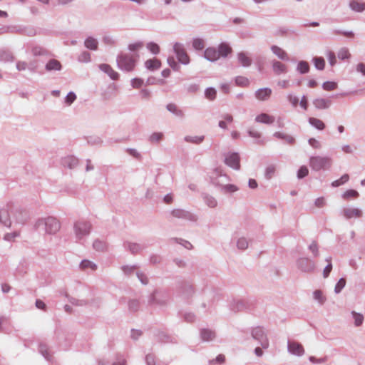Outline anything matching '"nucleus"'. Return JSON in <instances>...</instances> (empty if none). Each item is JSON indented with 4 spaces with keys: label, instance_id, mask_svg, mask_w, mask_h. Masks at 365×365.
Listing matches in <instances>:
<instances>
[{
    "label": "nucleus",
    "instance_id": "f257e3e1",
    "mask_svg": "<svg viewBox=\"0 0 365 365\" xmlns=\"http://www.w3.org/2000/svg\"><path fill=\"white\" fill-rule=\"evenodd\" d=\"M34 227L39 232L51 235L56 234L60 230L61 223L56 217L49 216L38 219Z\"/></svg>",
    "mask_w": 365,
    "mask_h": 365
},
{
    "label": "nucleus",
    "instance_id": "f03ea898",
    "mask_svg": "<svg viewBox=\"0 0 365 365\" xmlns=\"http://www.w3.org/2000/svg\"><path fill=\"white\" fill-rule=\"evenodd\" d=\"M91 229L92 225L89 221L81 220L75 222L73 230L76 242L81 243L90 235Z\"/></svg>",
    "mask_w": 365,
    "mask_h": 365
},
{
    "label": "nucleus",
    "instance_id": "7ed1b4c3",
    "mask_svg": "<svg viewBox=\"0 0 365 365\" xmlns=\"http://www.w3.org/2000/svg\"><path fill=\"white\" fill-rule=\"evenodd\" d=\"M169 299L170 296L167 291L156 289L150 295L148 303L152 306L164 308L168 306Z\"/></svg>",
    "mask_w": 365,
    "mask_h": 365
},
{
    "label": "nucleus",
    "instance_id": "20e7f679",
    "mask_svg": "<svg viewBox=\"0 0 365 365\" xmlns=\"http://www.w3.org/2000/svg\"><path fill=\"white\" fill-rule=\"evenodd\" d=\"M332 159L327 156H312L309 158V166L314 171L328 170L331 168Z\"/></svg>",
    "mask_w": 365,
    "mask_h": 365
},
{
    "label": "nucleus",
    "instance_id": "39448f33",
    "mask_svg": "<svg viewBox=\"0 0 365 365\" xmlns=\"http://www.w3.org/2000/svg\"><path fill=\"white\" fill-rule=\"evenodd\" d=\"M118 68L124 71H131L135 66L136 59L128 53H120L116 58Z\"/></svg>",
    "mask_w": 365,
    "mask_h": 365
},
{
    "label": "nucleus",
    "instance_id": "423d86ee",
    "mask_svg": "<svg viewBox=\"0 0 365 365\" xmlns=\"http://www.w3.org/2000/svg\"><path fill=\"white\" fill-rule=\"evenodd\" d=\"M11 216L13 221L19 225H24L30 218V215L28 210L20 207L10 205Z\"/></svg>",
    "mask_w": 365,
    "mask_h": 365
},
{
    "label": "nucleus",
    "instance_id": "0eeeda50",
    "mask_svg": "<svg viewBox=\"0 0 365 365\" xmlns=\"http://www.w3.org/2000/svg\"><path fill=\"white\" fill-rule=\"evenodd\" d=\"M252 337L258 341V344L262 346V349H267L269 343L267 338V333L263 327H256L251 331Z\"/></svg>",
    "mask_w": 365,
    "mask_h": 365
},
{
    "label": "nucleus",
    "instance_id": "6e6552de",
    "mask_svg": "<svg viewBox=\"0 0 365 365\" xmlns=\"http://www.w3.org/2000/svg\"><path fill=\"white\" fill-rule=\"evenodd\" d=\"M227 177L226 175H220L217 178L212 179V183L217 186L220 187L222 192L224 193H233L238 190V187L232 184H225V182L227 180Z\"/></svg>",
    "mask_w": 365,
    "mask_h": 365
},
{
    "label": "nucleus",
    "instance_id": "1a4fd4ad",
    "mask_svg": "<svg viewBox=\"0 0 365 365\" xmlns=\"http://www.w3.org/2000/svg\"><path fill=\"white\" fill-rule=\"evenodd\" d=\"M173 51L179 63L183 65H188L190 63V57L182 43L178 42L175 43L173 45Z\"/></svg>",
    "mask_w": 365,
    "mask_h": 365
},
{
    "label": "nucleus",
    "instance_id": "9d476101",
    "mask_svg": "<svg viewBox=\"0 0 365 365\" xmlns=\"http://www.w3.org/2000/svg\"><path fill=\"white\" fill-rule=\"evenodd\" d=\"M297 267L302 272L310 273L315 269V263L308 257H299L296 261Z\"/></svg>",
    "mask_w": 365,
    "mask_h": 365
},
{
    "label": "nucleus",
    "instance_id": "9b49d317",
    "mask_svg": "<svg viewBox=\"0 0 365 365\" xmlns=\"http://www.w3.org/2000/svg\"><path fill=\"white\" fill-rule=\"evenodd\" d=\"M171 215L173 217L175 218L188 220L191 222H196L198 219L197 216L195 214H193L191 212L183 209H174L172 210Z\"/></svg>",
    "mask_w": 365,
    "mask_h": 365
},
{
    "label": "nucleus",
    "instance_id": "f8f14e48",
    "mask_svg": "<svg viewBox=\"0 0 365 365\" xmlns=\"http://www.w3.org/2000/svg\"><path fill=\"white\" fill-rule=\"evenodd\" d=\"M341 213L346 220L360 218L363 215V212L361 209L352 206L344 207Z\"/></svg>",
    "mask_w": 365,
    "mask_h": 365
},
{
    "label": "nucleus",
    "instance_id": "ddd939ff",
    "mask_svg": "<svg viewBox=\"0 0 365 365\" xmlns=\"http://www.w3.org/2000/svg\"><path fill=\"white\" fill-rule=\"evenodd\" d=\"M0 223L5 227H10L12 223L10 205L0 208Z\"/></svg>",
    "mask_w": 365,
    "mask_h": 365
},
{
    "label": "nucleus",
    "instance_id": "4468645a",
    "mask_svg": "<svg viewBox=\"0 0 365 365\" xmlns=\"http://www.w3.org/2000/svg\"><path fill=\"white\" fill-rule=\"evenodd\" d=\"M225 163L229 167L235 169L240 170V155L237 153H230L227 155L225 159Z\"/></svg>",
    "mask_w": 365,
    "mask_h": 365
},
{
    "label": "nucleus",
    "instance_id": "2eb2a0df",
    "mask_svg": "<svg viewBox=\"0 0 365 365\" xmlns=\"http://www.w3.org/2000/svg\"><path fill=\"white\" fill-rule=\"evenodd\" d=\"M200 337L203 342H212L216 340L217 333L213 329L202 328L200 329Z\"/></svg>",
    "mask_w": 365,
    "mask_h": 365
},
{
    "label": "nucleus",
    "instance_id": "dca6fc26",
    "mask_svg": "<svg viewBox=\"0 0 365 365\" xmlns=\"http://www.w3.org/2000/svg\"><path fill=\"white\" fill-rule=\"evenodd\" d=\"M178 292L182 297L188 299L193 295L195 289L192 284L188 282H183L179 286Z\"/></svg>",
    "mask_w": 365,
    "mask_h": 365
},
{
    "label": "nucleus",
    "instance_id": "f3484780",
    "mask_svg": "<svg viewBox=\"0 0 365 365\" xmlns=\"http://www.w3.org/2000/svg\"><path fill=\"white\" fill-rule=\"evenodd\" d=\"M287 349L288 351L297 356H302L304 354V349L302 345L297 341H290L287 342Z\"/></svg>",
    "mask_w": 365,
    "mask_h": 365
},
{
    "label": "nucleus",
    "instance_id": "a211bd4d",
    "mask_svg": "<svg viewBox=\"0 0 365 365\" xmlns=\"http://www.w3.org/2000/svg\"><path fill=\"white\" fill-rule=\"evenodd\" d=\"M272 68L276 76L286 74L288 71V67L284 63L277 60L272 61Z\"/></svg>",
    "mask_w": 365,
    "mask_h": 365
},
{
    "label": "nucleus",
    "instance_id": "6ab92c4d",
    "mask_svg": "<svg viewBox=\"0 0 365 365\" xmlns=\"http://www.w3.org/2000/svg\"><path fill=\"white\" fill-rule=\"evenodd\" d=\"M123 247L130 252L133 255H136L141 251H143L145 247L139 243L137 242H132L129 241L124 242L123 243Z\"/></svg>",
    "mask_w": 365,
    "mask_h": 365
},
{
    "label": "nucleus",
    "instance_id": "aec40b11",
    "mask_svg": "<svg viewBox=\"0 0 365 365\" xmlns=\"http://www.w3.org/2000/svg\"><path fill=\"white\" fill-rule=\"evenodd\" d=\"M312 103L317 110H326L330 108L331 101L329 98H317L313 100Z\"/></svg>",
    "mask_w": 365,
    "mask_h": 365
},
{
    "label": "nucleus",
    "instance_id": "412c9836",
    "mask_svg": "<svg viewBox=\"0 0 365 365\" xmlns=\"http://www.w3.org/2000/svg\"><path fill=\"white\" fill-rule=\"evenodd\" d=\"M237 58L240 65L244 68H248L252 63L251 57L245 51L237 53Z\"/></svg>",
    "mask_w": 365,
    "mask_h": 365
},
{
    "label": "nucleus",
    "instance_id": "4be33fe9",
    "mask_svg": "<svg viewBox=\"0 0 365 365\" xmlns=\"http://www.w3.org/2000/svg\"><path fill=\"white\" fill-rule=\"evenodd\" d=\"M272 92V89L269 88H262L255 91V96L257 100L265 101L270 98Z\"/></svg>",
    "mask_w": 365,
    "mask_h": 365
},
{
    "label": "nucleus",
    "instance_id": "5701e85b",
    "mask_svg": "<svg viewBox=\"0 0 365 365\" xmlns=\"http://www.w3.org/2000/svg\"><path fill=\"white\" fill-rule=\"evenodd\" d=\"M204 58L210 61L214 62L217 61L219 58V52L215 47H208L204 51Z\"/></svg>",
    "mask_w": 365,
    "mask_h": 365
},
{
    "label": "nucleus",
    "instance_id": "b1692460",
    "mask_svg": "<svg viewBox=\"0 0 365 365\" xmlns=\"http://www.w3.org/2000/svg\"><path fill=\"white\" fill-rule=\"evenodd\" d=\"M99 69L106 73L112 80H118L119 74L107 63H102L98 66Z\"/></svg>",
    "mask_w": 365,
    "mask_h": 365
},
{
    "label": "nucleus",
    "instance_id": "393cba45",
    "mask_svg": "<svg viewBox=\"0 0 365 365\" xmlns=\"http://www.w3.org/2000/svg\"><path fill=\"white\" fill-rule=\"evenodd\" d=\"M270 50L279 59L282 61H289L288 53L281 47L277 45H272L270 47Z\"/></svg>",
    "mask_w": 365,
    "mask_h": 365
},
{
    "label": "nucleus",
    "instance_id": "a878e982",
    "mask_svg": "<svg viewBox=\"0 0 365 365\" xmlns=\"http://www.w3.org/2000/svg\"><path fill=\"white\" fill-rule=\"evenodd\" d=\"M255 120L259 123L271 125L274 122L275 118L273 115H270L267 113H262L255 117Z\"/></svg>",
    "mask_w": 365,
    "mask_h": 365
},
{
    "label": "nucleus",
    "instance_id": "bb28decb",
    "mask_svg": "<svg viewBox=\"0 0 365 365\" xmlns=\"http://www.w3.org/2000/svg\"><path fill=\"white\" fill-rule=\"evenodd\" d=\"M61 163L64 167H66L69 169H73L78 165V160L77 158L73 155H69L63 158Z\"/></svg>",
    "mask_w": 365,
    "mask_h": 365
},
{
    "label": "nucleus",
    "instance_id": "cd10ccee",
    "mask_svg": "<svg viewBox=\"0 0 365 365\" xmlns=\"http://www.w3.org/2000/svg\"><path fill=\"white\" fill-rule=\"evenodd\" d=\"M166 109L175 116L179 118H183L185 113L182 109H180L176 104L170 103L166 106Z\"/></svg>",
    "mask_w": 365,
    "mask_h": 365
},
{
    "label": "nucleus",
    "instance_id": "c85d7f7f",
    "mask_svg": "<svg viewBox=\"0 0 365 365\" xmlns=\"http://www.w3.org/2000/svg\"><path fill=\"white\" fill-rule=\"evenodd\" d=\"M45 68L47 71H61L62 68V65L61 62L56 59H50L46 64Z\"/></svg>",
    "mask_w": 365,
    "mask_h": 365
},
{
    "label": "nucleus",
    "instance_id": "c756f323",
    "mask_svg": "<svg viewBox=\"0 0 365 365\" xmlns=\"http://www.w3.org/2000/svg\"><path fill=\"white\" fill-rule=\"evenodd\" d=\"M349 6L351 10L355 12H363L365 10V3L358 0H351L349 3Z\"/></svg>",
    "mask_w": 365,
    "mask_h": 365
},
{
    "label": "nucleus",
    "instance_id": "7c9ffc66",
    "mask_svg": "<svg viewBox=\"0 0 365 365\" xmlns=\"http://www.w3.org/2000/svg\"><path fill=\"white\" fill-rule=\"evenodd\" d=\"M84 46L89 50L96 51L98 47V41L96 38L88 36L84 41Z\"/></svg>",
    "mask_w": 365,
    "mask_h": 365
},
{
    "label": "nucleus",
    "instance_id": "2f4dec72",
    "mask_svg": "<svg viewBox=\"0 0 365 365\" xmlns=\"http://www.w3.org/2000/svg\"><path fill=\"white\" fill-rule=\"evenodd\" d=\"M202 197L203 199L204 202L210 208H215L217 205V201L215 197L208 194V193H202Z\"/></svg>",
    "mask_w": 365,
    "mask_h": 365
},
{
    "label": "nucleus",
    "instance_id": "473e14b6",
    "mask_svg": "<svg viewBox=\"0 0 365 365\" xmlns=\"http://www.w3.org/2000/svg\"><path fill=\"white\" fill-rule=\"evenodd\" d=\"M80 269L82 270H88L90 269L91 271H95L97 269V264L92 261L88 259H83L81 262L79 264Z\"/></svg>",
    "mask_w": 365,
    "mask_h": 365
},
{
    "label": "nucleus",
    "instance_id": "72a5a7b5",
    "mask_svg": "<svg viewBox=\"0 0 365 365\" xmlns=\"http://www.w3.org/2000/svg\"><path fill=\"white\" fill-rule=\"evenodd\" d=\"M309 123L316 129L319 130H323L325 128V123L320 119L314 118V117H309L308 119Z\"/></svg>",
    "mask_w": 365,
    "mask_h": 365
},
{
    "label": "nucleus",
    "instance_id": "f704fd0d",
    "mask_svg": "<svg viewBox=\"0 0 365 365\" xmlns=\"http://www.w3.org/2000/svg\"><path fill=\"white\" fill-rule=\"evenodd\" d=\"M217 50L219 52V58L227 57L232 52V48L226 43H221Z\"/></svg>",
    "mask_w": 365,
    "mask_h": 365
},
{
    "label": "nucleus",
    "instance_id": "c9c22d12",
    "mask_svg": "<svg viewBox=\"0 0 365 365\" xmlns=\"http://www.w3.org/2000/svg\"><path fill=\"white\" fill-rule=\"evenodd\" d=\"M161 66L160 61L157 58L149 59L145 62V66L150 71L158 69Z\"/></svg>",
    "mask_w": 365,
    "mask_h": 365
},
{
    "label": "nucleus",
    "instance_id": "e433bc0d",
    "mask_svg": "<svg viewBox=\"0 0 365 365\" xmlns=\"http://www.w3.org/2000/svg\"><path fill=\"white\" fill-rule=\"evenodd\" d=\"M192 48L196 51H202L205 47V40L202 38H193L192 41Z\"/></svg>",
    "mask_w": 365,
    "mask_h": 365
},
{
    "label": "nucleus",
    "instance_id": "4c0bfd02",
    "mask_svg": "<svg viewBox=\"0 0 365 365\" xmlns=\"http://www.w3.org/2000/svg\"><path fill=\"white\" fill-rule=\"evenodd\" d=\"M275 138L284 140L288 144H293L295 141L294 137L290 135L282 133V132H275L273 135Z\"/></svg>",
    "mask_w": 365,
    "mask_h": 365
},
{
    "label": "nucleus",
    "instance_id": "58836bf2",
    "mask_svg": "<svg viewBox=\"0 0 365 365\" xmlns=\"http://www.w3.org/2000/svg\"><path fill=\"white\" fill-rule=\"evenodd\" d=\"M39 353L45 358L48 361H51L52 356L49 353L48 346L45 344H40L38 346Z\"/></svg>",
    "mask_w": 365,
    "mask_h": 365
},
{
    "label": "nucleus",
    "instance_id": "ea45409f",
    "mask_svg": "<svg viewBox=\"0 0 365 365\" xmlns=\"http://www.w3.org/2000/svg\"><path fill=\"white\" fill-rule=\"evenodd\" d=\"M309 65L305 61H299L297 66V71L301 74L307 73L309 71Z\"/></svg>",
    "mask_w": 365,
    "mask_h": 365
},
{
    "label": "nucleus",
    "instance_id": "a19ab883",
    "mask_svg": "<svg viewBox=\"0 0 365 365\" xmlns=\"http://www.w3.org/2000/svg\"><path fill=\"white\" fill-rule=\"evenodd\" d=\"M93 247L97 252H105L107 249V245L106 242L97 239L94 240Z\"/></svg>",
    "mask_w": 365,
    "mask_h": 365
},
{
    "label": "nucleus",
    "instance_id": "79ce46f5",
    "mask_svg": "<svg viewBox=\"0 0 365 365\" xmlns=\"http://www.w3.org/2000/svg\"><path fill=\"white\" fill-rule=\"evenodd\" d=\"M337 57L342 61L347 60L351 58V53L347 48L342 47L338 51Z\"/></svg>",
    "mask_w": 365,
    "mask_h": 365
},
{
    "label": "nucleus",
    "instance_id": "37998d69",
    "mask_svg": "<svg viewBox=\"0 0 365 365\" xmlns=\"http://www.w3.org/2000/svg\"><path fill=\"white\" fill-rule=\"evenodd\" d=\"M351 314L354 319L355 327H360L362 325L364 319L363 314L355 311H352Z\"/></svg>",
    "mask_w": 365,
    "mask_h": 365
},
{
    "label": "nucleus",
    "instance_id": "c03bdc74",
    "mask_svg": "<svg viewBox=\"0 0 365 365\" xmlns=\"http://www.w3.org/2000/svg\"><path fill=\"white\" fill-rule=\"evenodd\" d=\"M138 268V264H127L121 267V270L125 275H130Z\"/></svg>",
    "mask_w": 365,
    "mask_h": 365
},
{
    "label": "nucleus",
    "instance_id": "a18cd8bd",
    "mask_svg": "<svg viewBox=\"0 0 365 365\" xmlns=\"http://www.w3.org/2000/svg\"><path fill=\"white\" fill-rule=\"evenodd\" d=\"M313 297L314 299L317 301L318 303L321 305H322L326 301V297L323 295L322 292L319 289L314 291Z\"/></svg>",
    "mask_w": 365,
    "mask_h": 365
},
{
    "label": "nucleus",
    "instance_id": "49530a36",
    "mask_svg": "<svg viewBox=\"0 0 365 365\" xmlns=\"http://www.w3.org/2000/svg\"><path fill=\"white\" fill-rule=\"evenodd\" d=\"M314 67L319 71H322L325 66V61L322 57H314L313 58Z\"/></svg>",
    "mask_w": 365,
    "mask_h": 365
},
{
    "label": "nucleus",
    "instance_id": "de8ad7c7",
    "mask_svg": "<svg viewBox=\"0 0 365 365\" xmlns=\"http://www.w3.org/2000/svg\"><path fill=\"white\" fill-rule=\"evenodd\" d=\"M163 138V133L160 132H155L149 136V141L151 143H158Z\"/></svg>",
    "mask_w": 365,
    "mask_h": 365
},
{
    "label": "nucleus",
    "instance_id": "09e8293b",
    "mask_svg": "<svg viewBox=\"0 0 365 365\" xmlns=\"http://www.w3.org/2000/svg\"><path fill=\"white\" fill-rule=\"evenodd\" d=\"M349 180V175L348 174H344L339 179L336 180L331 182L332 187H339Z\"/></svg>",
    "mask_w": 365,
    "mask_h": 365
},
{
    "label": "nucleus",
    "instance_id": "8fccbe9b",
    "mask_svg": "<svg viewBox=\"0 0 365 365\" xmlns=\"http://www.w3.org/2000/svg\"><path fill=\"white\" fill-rule=\"evenodd\" d=\"M276 171V166L274 165H268L264 171V176L266 179L270 180L274 175Z\"/></svg>",
    "mask_w": 365,
    "mask_h": 365
},
{
    "label": "nucleus",
    "instance_id": "3c124183",
    "mask_svg": "<svg viewBox=\"0 0 365 365\" xmlns=\"http://www.w3.org/2000/svg\"><path fill=\"white\" fill-rule=\"evenodd\" d=\"M204 140V136H185V140L187 143H192L195 144H200Z\"/></svg>",
    "mask_w": 365,
    "mask_h": 365
},
{
    "label": "nucleus",
    "instance_id": "603ef678",
    "mask_svg": "<svg viewBox=\"0 0 365 365\" xmlns=\"http://www.w3.org/2000/svg\"><path fill=\"white\" fill-rule=\"evenodd\" d=\"M249 242L247 238L242 237L237 241V247L239 250H246L248 247Z\"/></svg>",
    "mask_w": 365,
    "mask_h": 365
},
{
    "label": "nucleus",
    "instance_id": "864d4df0",
    "mask_svg": "<svg viewBox=\"0 0 365 365\" xmlns=\"http://www.w3.org/2000/svg\"><path fill=\"white\" fill-rule=\"evenodd\" d=\"M216 90L212 87H209L205 91V97L210 101H212L216 98Z\"/></svg>",
    "mask_w": 365,
    "mask_h": 365
},
{
    "label": "nucleus",
    "instance_id": "5fc2aeb1",
    "mask_svg": "<svg viewBox=\"0 0 365 365\" xmlns=\"http://www.w3.org/2000/svg\"><path fill=\"white\" fill-rule=\"evenodd\" d=\"M287 99L293 108H296L297 106L299 103V98L292 93H289L287 95Z\"/></svg>",
    "mask_w": 365,
    "mask_h": 365
},
{
    "label": "nucleus",
    "instance_id": "6e6d98bb",
    "mask_svg": "<svg viewBox=\"0 0 365 365\" xmlns=\"http://www.w3.org/2000/svg\"><path fill=\"white\" fill-rule=\"evenodd\" d=\"M346 285V279L344 278H340L334 287V292L339 294L344 288Z\"/></svg>",
    "mask_w": 365,
    "mask_h": 365
},
{
    "label": "nucleus",
    "instance_id": "4d7b16f0",
    "mask_svg": "<svg viewBox=\"0 0 365 365\" xmlns=\"http://www.w3.org/2000/svg\"><path fill=\"white\" fill-rule=\"evenodd\" d=\"M146 47L153 54H158L160 52L159 46L154 42L148 43Z\"/></svg>",
    "mask_w": 365,
    "mask_h": 365
},
{
    "label": "nucleus",
    "instance_id": "13d9d810",
    "mask_svg": "<svg viewBox=\"0 0 365 365\" xmlns=\"http://www.w3.org/2000/svg\"><path fill=\"white\" fill-rule=\"evenodd\" d=\"M322 88L327 91H333L337 88V83L334 81H326L323 83Z\"/></svg>",
    "mask_w": 365,
    "mask_h": 365
},
{
    "label": "nucleus",
    "instance_id": "bf43d9fd",
    "mask_svg": "<svg viewBox=\"0 0 365 365\" xmlns=\"http://www.w3.org/2000/svg\"><path fill=\"white\" fill-rule=\"evenodd\" d=\"M78 61L82 63H88L91 61V54L88 51L82 52L78 58Z\"/></svg>",
    "mask_w": 365,
    "mask_h": 365
},
{
    "label": "nucleus",
    "instance_id": "052dcab7",
    "mask_svg": "<svg viewBox=\"0 0 365 365\" xmlns=\"http://www.w3.org/2000/svg\"><path fill=\"white\" fill-rule=\"evenodd\" d=\"M140 307L139 302L136 299H131L128 302V309L130 312H135L138 310Z\"/></svg>",
    "mask_w": 365,
    "mask_h": 365
},
{
    "label": "nucleus",
    "instance_id": "680f3d73",
    "mask_svg": "<svg viewBox=\"0 0 365 365\" xmlns=\"http://www.w3.org/2000/svg\"><path fill=\"white\" fill-rule=\"evenodd\" d=\"M168 65L175 71H179L180 66L173 56H169L167 59Z\"/></svg>",
    "mask_w": 365,
    "mask_h": 365
},
{
    "label": "nucleus",
    "instance_id": "e2e57ef3",
    "mask_svg": "<svg viewBox=\"0 0 365 365\" xmlns=\"http://www.w3.org/2000/svg\"><path fill=\"white\" fill-rule=\"evenodd\" d=\"M76 99V95L74 92H69L65 98V103L67 106H71Z\"/></svg>",
    "mask_w": 365,
    "mask_h": 365
},
{
    "label": "nucleus",
    "instance_id": "0e129e2a",
    "mask_svg": "<svg viewBox=\"0 0 365 365\" xmlns=\"http://www.w3.org/2000/svg\"><path fill=\"white\" fill-rule=\"evenodd\" d=\"M359 192L355 190H348L344 192L342 195V197L344 199H349L350 197H357L359 196Z\"/></svg>",
    "mask_w": 365,
    "mask_h": 365
},
{
    "label": "nucleus",
    "instance_id": "69168bd1",
    "mask_svg": "<svg viewBox=\"0 0 365 365\" xmlns=\"http://www.w3.org/2000/svg\"><path fill=\"white\" fill-rule=\"evenodd\" d=\"M309 250L312 252L314 257H317L319 255V247L315 241H313L309 246Z\"/></svg>",
    "mask_w": 365,
    "mask_h": 365
},
{
    "label": "nucleus",
    "instance_id": "338daca9",
    "mask_svg": "<svg viewBox=\"0 0 365 365\" xmlns=\"http://www.w3.org/2000/svg\"><path fill=\"white\" fill-rule=\"evenodd\" d=\"M309 174V170L305 165H302L297 171L298 179H302Z\"/></svg>",
    "mask_w": 365,
    "mask_h": 365
},
{
    "label": "nucleus",
    "instance_id": "774afa93",
    "mask_svg": "<svg viewBox=\"0 0 365 365\" xmlns=\"http://www.w3.org/2000/svg\"><path fill=\"white\" fill-rule=\"evenodd\" d=\"M235 83L240 86H247L249 84V80L244 76H237L235 78Z\"/></svg>",
    "mask_w": 365,
    "mask_h": 365
}]
</instances>
